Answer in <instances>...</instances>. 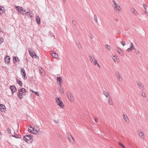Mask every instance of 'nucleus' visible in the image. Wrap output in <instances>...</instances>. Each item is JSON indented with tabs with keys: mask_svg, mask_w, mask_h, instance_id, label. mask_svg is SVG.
Instances as JSON below:
<instances>
[{
	"mask_svg": "<svg viewBox=\"0 0 148 148\" xmlns=\"http://www.w3.org/2000/svg\"><path fill=\"white\" fill-rule=\"evenodd\" d=\"M131 11L133 13V14H134L135 15L137 16L138 13L137 11L135 10L134 8H132L131 9Z\"/></svg>",
	"mask_w": 148,
	"mask_h": 148,
	"instance_id": "2eb2a0df",
	"label": "nucleus"
},
{
	"mask_svg": "<svg viewBox=\"0 0 148 148\" xmlns=\"http://www.w3.org/2000/svg\"><path fill=\"white\" fill-rule=\"evenodd\" d=\"M5 107L3 104H0V110L2 112H4L6 111Z\"/></svg>",
	"mask_w": 148,
	"mask_h": 148,
	"instance_id": "0eeeda50",
	"label": "nucleus"
},
{
	"mask_svg": "<svg viewBox=\"0 0 148 148\" xmlns=\"http://www.w3.org/2000/svg\"><path fill=\"white\" fill-rule=\"evenodd\" d=\"M32 133L35 134H39L38 131L36 129H35L34 131L33 132V133Z\"/></svg>",
	"mask_w": 148,
	"mask_h": 148,
	"instance_id": "2f4dec72",
	"label": "nucleus"
},
{
	"mask_svg": "<svg viewBox=\"0 0 148 148\" xmlns=\"http://www.w3.org/2000/svg\"><path fill=\"white\" fill-rule=\"evenodd\" d=\"M19 8L20 9V13L21 14H24L25 12H26L25 11L24 9L22 7H19Z\"/></svg>",
	"mask_w": 148,
	"mask_h": 148,
	"instance_id": "dca6fc26",
	"label": "nucleus"
},
{
	"mask_svg": "<svg viewBox=\"0 0 148 148\" xmlns=\"http://www.w3.org/2000/svg\"><path fill=\"white\" fill-rule=\"evenodd\" d=\"M4 8L0 6V15H1L4 13Z\"/></svg>",
	"mask_w": 148,
	"mask_h": 148,
	"instance_id": "4be33fe9",
	"label": "nucleus"
},
{
	"mask_svg": "<svg viewBox=\"0 0 148 148\" xmlns=\"http://www.w3.org/2000/svg\"><path fill=\"white\" fill-rule=\"evenodd\" d=\"M5 61L6 63L8 64L9 63L10 61V58L9 56H6L5 58Z\"/></svg>",
	"mask_w": 148,
	"mask_h": 148,
	"instance_id": "4468645a",
	"label": "nucleus"
},
{
	"mask_svg": "<svg viewBox=\"0 0 148 148\" xmlns=\"http://www.w3.org/2000/svg\"><path fill=\"white\" fill-rule=\"evenodd\" d=\"M94 20H95V21L96 22H97V16L96 15V14H95V15H94Z\"/></svg>",
	"mask_w": 148,
	"mask_h": 148,
	"instance_id": "72a5a7b5",
	"label": "nucleus"
},
{
	"mask_svg": "<svg viewBox=\"0 0 148 148\" xmlns=\"http://www.w3.org/2000/svg\"><path fill=\"white\" fill-rule=\"evenodd\" d=\"M97 64L98 67H100V66L98 63V64Z\"/></svg>",
	"mask_w": 148,
	"mask_h": 148,
	"instance_id": "774afa93",
	"label": "nucleus"
},
{
	"mask_svg": "<svg viewBox=\"0 0 148 148\" xmlns=\"http://www.w3.org/2000/svg\"><path fill=\"white\" fill-rule=\"evenodd\" d=\"M115 21H119V19H118L117 18H115Z\"/></svg>",
	"mask_w": 148,
	"mask_h": 148,
	"instance_id": "052dcab7",
	"label": "nucleus"
},
{
	"mask_svg": "<svg viewBox=\"0 0 148 148\" xmlns=\"http://www.w3.org/2000/svg\"><path fill=\"white\" fill-rule=\"evenodd\" d=\"M28 131L29 132H30L31 133H33V132L32 131V130H29V128H28Z\"/></svg>",
	"mask_w": 148,
	"mask_h": 148,
	"instance_id": "3c124183",
	"label": "nucleus"
},
{
	"mask_svg": "<svg viewBox=\"0 0 148 148\" xmlns=\"http://www.w3.org/2000/svg\"><path fill=\"white\" fill-rule=\"evenodd\" d=\"M32 131H33V132L35 130V129L34 128H33L32 129Z\"/></svg>",
	"mask_w": 148,
	"mask_h": 148,
	"instance_id": "e2e57ef3",
	"label": "nucleus"
},
{
	"mask_svg": "<svg viewBox=\"0 0 148 148\" xmlns=\"http://www.w3.org/2000/svg\"><path fill=\"white\" fill-rule=\"evenodd\" d=\"M25 14L27 16V18H31L33 15V14L30 12H26Z\"/></svg>",
	"mask_w": 148,
	"mask_h": 148,
	"instance_id": "9b49d317",
	"label": "nucleus"
},
{
	"mask_svg": "<svg viewBox=\"0 0 148 148\" xmlns=\"http://www.w3.org/2000/svg\"><path fill=\"white\" fill-rule=\"evenodd\" d=\"M36 20L38 24H40V20L39 17L38 16H36Z\"/></svg>",
	"mask_w": 148,
	"mask_h": 148,
	"instance_id": "6ab92c4d",
	"label": "nucleus"
},
{
	"mask_svg": "<svg viewBox=\"0 0 148 148\" xmlns=\"http://www.w3.org/2000/svg\"><path fill=\"white\" fill-rule=\"evenodd\" d=\"M95 121L96 122H97L98 121V120L97 118H95Z\"/></svg>",
	"mask_w": 148,
	"mask_h": 148,
	"instance_id": "5fc2aeb1",
	"label": "nucleus"
},
{
	"mask_svg": "<svg viewBox=\"0 0 148 148\" xmlns=\"http://www.w3.org/2000/svg\"><path fill=\"white\" fill-rule=\"evenodd\" d=\"M62 84V83H60V84H59V86H60V88H61V87H62V84Z\"/></svg>",
	"mask_w": 148,
	"mask_h": 148,
	"instance_id": "338daca9",
	"label": "nucleus"
},
{
	"mask_svg": "<svg viewBox=\"0 0 148 148\" xmlns=\"http://www.w3.org/2000/svg\"><path fill=\"white\" fill-rule=\"evenodd\" d=\"M147 11H146V10H145V11H144V13H145V14H147Z\"/></svg>",
	"mask_w": 148,
	"mask_h": 148,
	"instance_id": "69168bd1",
	"label": "nucleus"
},
{
	"mask_svg": "<svg viewBox=\"0 0 148 148\" xmlns=\"http://www.w3.org/2000/svg\"><path fill=\"white\" fill-rule=\"evenodd\" d=\"M103 94L106 96V97H109V95L108 92L107 91H103Z\"/></svg>",
	"mask_w": 148,
	"mask_h": 148,
	"instance_id": "cd10ccee",
	"label": "nucleus"
},
{
	"mask_svg": "<svg viewBox=\"0 0 148 148\" xmlns=\"http://www.w3.org/2000/svg\"><path fill=\"white\" fill-rule=\"evenodd\" d=\"M13 137H15V138H19V137L16 134H14V135H13ZM21 137H20V138H21Z\"/></svg>",
	"mask_w": 148,
	"mask_h": 148,
	"instance_id": "7c9ffc66",
	"label": "nucleus"
},
{
	"mask_svg": "<svg viewBox=\"0 0 148 148\" xmlns=\"http://www.w3.org/2000/svg\"><path fill=\"white\" fill-rule=\"evenodd\" d=\"M16 80L17 83L19 85L21 86H22L23 84L22 82L17 79H16Z\"/></svg>",
	"mask_w": 148,
	"mask_h": 148,
	"instance_id": "393cba45",
	"label": "nucleus"
},
{
	"mask_svg": "<svg viewBox=\"0 0 148 148\" xmlns=\"http://www.w3.org/2000/svg\"><path fill=\"white\" fill-rule=\"evenodd\" d=\"M51 55L53 58L57 59L58 58V55L56 53H54V52H52L51 54Z\"/></svg>",
	"mask_w": 148,
	"mask_h": 148,
	"instance_id": "f3484780",
	"label": "nucleus"
},
{
	"mask_svg": "<svg viewBox=\"0 0 148 148\" xmlns=\"http://www.w3.org/2000/svg\"><path fill=\"white\" fill-rule=\"evenodd\" d=\"M60 91L62 94H63L64 93L63 88H60Z\"/></svg>",
	"mask_w": 148,
	"mask_h": 148,
	"instance_id": "ea45409f",
	"label": "nucleus"
},
{
	"mask_svg": "<svg viewBox=\"0 0 148 148\" xmlns=\"http://www.w3.org/2000/svg\"><path fill=\"white\" fill-rule=\"evenodd\" d=\"M131 45L130 46V47L127 50V51L128 52L131 51L132 49H133V43H131Z\"/></svg>",
	"mask_w": 148,
	"mask_h": 148,
	"instance_id": "b1692460",
	"label": "nucleus"
},
{
	"mask_svg": "<svg viewBox=\"0 0 148 148\" xmlns=\"http://www.w3.org/2000/svg\"><path fill=\"white\" fill-rule=\"evenodd\" d=\"M138 135L142 139H144V135L143 131L141 130L140 131H139V132L138 131Z\"/></svg>",
	"mask_w": 148,
	"mask_h": 148,
	"instance_id": "6e6552de",
	"label": "nucleus"
},
{
	"mask_svg": "<svg viewBox=\"0 0 148 148\" xmlns=\"http://www.w3.org/2000/svg\"><path fill=\"white\" fill-rule=\"evenodd\" d=\"M116 50L120 55H121V56H123L124 54L123 52V51L120 49L118 48Z\"/></svg>",
	"mask_w": 148,
	"mask_h": 148,
	"instance_id": "a211bd4d",
	"label": "nucleus"
},
{
	"mask_svg": "<svg viewBox=\"0 0 148 148\" xmlns=\"http://www.w3.org/2000/svg\"><path fill=\"white\" fill-rule=\"evenodd\" d=\"M112 3L114 4V5H115V6H116L117 5H119L118 4H117L116 1L114 0H112Z\"/></svg>",
	"mask_w": 148,
	"mask_h": 148,
	"instance_id": "a19ab883",
	"label": "nucleus"
},
{
	"mask_svg": "<svg viewBox=\"0 0 148 148\" xmlns=\"http://www.w3.org/2000/svg\"><path fill=\"white\" fill-rule=\"evenodd\" d=\"M114 9L117 12H119L121 9V8L119 5H117L115 6L114 7Z\"/></svg>",
	"mask_w": 148,
	"mask_h": 148,
	"instance_id": "ddd939ff",
	"label": "nucleus"
},
{
	"mask_svg": "<svg viewBox=\"0 0 148 148\" xmlns=\"http://www.w3.org/2000/svg\"><path fill=\"white\" fill-rule=\"evenodd\" d=\"M121 43L122 44L123 46H124L125 45V42H123V41H121Z\"/></svg>",
	"mask_w": 148,
	"mask_h": 148,
	"instance_id": "c03bdc74",
	"label": "nucleus"
},
{
	"mask_svg": "<svg viewBox=\"0 0 148 148\" xmlns=\"http://www.w3.org/2000/svg\"><path fill=\"white\" fill-rule=\"evenodd\" d=\"M119 146H121L123 148H125V146L123 144H122L121 143L119 142Z\"/></svg>",
	"mask_w": 148,
	"mask_h": 148,
	"instance_id": "e433bc0d",
	"label": "nucleus"
},
{
	"mask_svg": "<svg viewBox=\"0 0 148 148\" xmlns=\"http://www.w3.org/2000/svg\"><path fill=\"white\" fill-rule=\"evenodd\" d=\"M141 95L144 98H146V94L145 93H144L143 92H141Z\"/></svg>",
	"mask_w": 148,
	"mask_h": 148,
	"instance_id": "c756f323",
	"label": "nucleus"
},
{
	"mask_svg": "<svg viewBox=\"0 0 148 148\" xmlns=\"http://www.w3.org/2000/svg\"><path fill=\"white\" fill-rule=\"evenodd\" d=\"M13 61L14 62H17V59L18 60H19V59L17 57L13 56Z\"/></svg>",
	"mask_w": 148,
	"mask_h": 148,
	"instance_id": "bb28decb",
	"label": "nucleus"
},
{
	"mask_svg": "<svg viewBox=\"0 0 148 148\" xmlns=\"http://www.w3.org/2000/svg\"><path fill=\"white\" fill-rule=\"evenodd\" d=\"M21 74L23 75V76L26 75V73L24 68H22L21 69Z\"/></svg>",
	"mask_w": 148,
	"mask_h": 148,
	"instance_id": "412c9836",
	"label": "nucleus"
},
{
	"mask_svg": "<svg viewBox=\"0 0 148 148\" xmlns=\"http://www.w3.org/2000/svg\"><path fill=\"white\" fill-rule=\"evenodd\" d=\"M137 83L138 86H139V88L141 90H143L144 89V86L143 85L141 84L140 81L137 82Z\"/></svg>",
	"mask_w": 148,
	"mask_h": 148,
	"instance_id": "423d86ee",
	"label": "nucleus"
},
{
	"mask_svg": "<svg viewBox=\"0 0 148 148\" xmlns=\"http://www.w3.org/2000/svg\"><path fill=\"white\" fill-rule=\"evenodd\" d=\"M117 32L118 34H120L121 33V31L120 30H119Z\"/></svg>",
	"mask_w": 148,
	"mask_h": 148,
	"instance_id": "6e6d98bb",
	"label": "nucleus"
},
{
	"mask_svg": "<svg viewBox=\"0 0 148 148\" xmlns=\"http://www.w3.org/2000/svg\"><path fill=\"white\" fill-rule=\"evenodd\" d=\"M7 132L8 133H10L11 132V129L9 128H8L7 129Z\"/></svg>",
	"mask_w": 148,
	"mask_h": 148,
	"instance_id": "473e14b6",
	"label": "nucleus"
},
{
	"mask_svg": "<svg viewBox=\"0 0 148 148\" xmlns=\"http://www.w3.org/2000/svg\"><path fill=\"white\" fill-rule=\"evenodd\" d=\"M89 58L91 62H92V61H94V59H95L94 57H93V59H92V56H90Z\"/></svg>",
	"mask_w": 148,
	"mask_h": 148,
	"instance_id": "79ce46f5",
	"label": "nucleus"
},
{
	"mask_svg": "<svg viewBox=\"0 0 148 148\" xmlns=\"http://www.w3.org/2000/svg\"><path fill=\"white\" fill-rule=\"evenodd\" d=\"M26 91L24 88H21L18 90V93L17 94L18 98L21 99L22 98V95H25L26 94Z\"/></svg>",
	"mask_w": 148,
	"mask_h": 148,
	"instance_id": "f257e3e1",
	"label": "nucleus"
},
{
	"mask_svg": "<svg viewBox=\"0 0 148 148\" xmlns=\"http://www.w3.org/2000/svg\"><path fill=\"white\" fill-rule=\"evenodd\" d=\"M55 99L58 105L61 108H64V105H63L62 101L60 100V98L58 97H56V98Z\"/></svg>",
	"mask_w": 148,
	"mask_h": 148,
	"instance_id": "7ed1b4c3",
	"label": "nucleus"
},
{
	"mask_svg": "<svg viewBox=\"0 0 148 148\" xmlns=\"http://www.w3.org/2000/svg\"><path fill=\"white\" fill-rule=\"evenodd\" d=\"M123 118L127 123H129V119L127 115L125 114L123 115Z\"/></svg>",
	"mask_w": 148,
	"mask_h": 148,
	"instance_id": "9d476101",
	"label": "nucleus"
},
{
	"mask_svg": "<svg viewBox=\"0 0 148 148\" xmlns=\"http://www.w3.org/2000/svg\"><path fill=\"white\" fill-rule=\"evenodd\" d=\"M98 62L96 60H95L94 62V64L95 65H96L97 64H98Z\"/></svg>",
	"mask_w": 148,
	"mask_h": 148,
	"instance_id": "37998d69",
	"label": "nucleus"
},
{
	"mask_svg": "<svg viewBox=\"0 0 148 148\" xmlns=\"http://www.w3.org/2000/svg\"><path fill=\"white\" fill-rule=\"evenodd\" d=\"M133 49H134L135 50H136V48L133 46Z\"/></svg>",
	"mask_w": 148,
	"mask_h": 148,
	"instance_id": "13d9d810",
	"label": "nucleus"
},
{
	"mask_svg": "<svg viewBox=\"0 0 148 148\" xmlns=\"http://www.w3.org/2000/svg\"><path fill=\"white\" fill-rule=\"evenodd\" d=\"M72 23L74 25L76 26L77 23L76 22L75 20L72 21Z\"/></svg>",
	"mask_w": 148,
	"mask_h": 148,
	"instance_id": "58836bf2",
	"label": "nucleus"
},
{
	"mask_svg": "<svg viewBox=\"0 0 148 148\" xmlns=\"http://www.w3.org/2000/svg\"><path fill=\"white\" fill-rule=\"evenodd\" d=\"M136 53L137 54H138L139 53V52L138 50H136Z\"/></svg>",
	"mask_w": 148,
	"mask_h": 148,
	"instance_id": "8fccbe9b",
	"label": "nucleus"
},
{
	"mask_svg": "<svg viewBox=\"0 0 148 148\" xmlns=\"http://www.w3.org/2000/svg\"><path fill=\"white\" fill-rule=\"evenodd\" d=\"M30 91L32 92H34L35 91L34 90H33L31 89V90H30Z\"/></svg>",
	"mask_w": 148,
	"mask_h": 148,
	"instance_id": "0e129e2a",
	"label": "nucleus"
},
{
	"mask_svg": "<svg viewBox=\"0 0 148 148\" xmlns=\"http://www.w3.org/2000/svg\"><path fill=\"white\" fill-rule=\"evenodd\" d=\"M53 121L56 123H58V121L55 120V119H54Z\"/></svg>",
	"mask_w": 148,
	"mask_h": 148,
	"instance_id": "864d4df0",
	"label": "nucleus"
},
{
	"mask_svg": "<svg viewBox=\"0 0 148 148\" xmlns=\"http://www.w3.org/2000/svg\"><path fill=\"white\" fill-rule=\"evenodd\" d=\"M67 95L69 100L71 101H72L73 100V97L70 92H68L67 93Z\"/></svg>",
	"mask_w": 148,
	"mask_h": 148,
	"instance_id": "39448f33",
	"label": "nucleus"
},
{
	"mask_svg": "<svg viewBox=\"0 0 148 148\" xmlns=\"http://www.w3.org/2000/svg\"><path fill=\"white\" fill-rule=\"evenodd\" d=\"M57 82L59 81V84H60L62 83V78L60 77H57Z\"/></svg>",
	"mask_w": 148,
	"mask_h": 148,
	"instance_id": "5701e85b",
	"label": "nucleus"
},
{
	"mask_svg": "<svg viewBox=\"0 0 148 148\" xmlns=\"http://www.w3.org/2000/svg\"><path fill=\"white\" fill-rule=\"evenodd\" d=\"M20 6L18 7H17V10L20 12V9L19 8Z\"/></svg>",
	"mask_w": 148,
	"mask_h": 148,
	"instance_id": "603ef678",
	"label": "nucleus"
},
{
	"mask_svg": "<svg viewBox=\"0 0 148 148\" xmlns=\"http://www.w3.org/2000/svg\"><path fill=\"white\" fill-rule=\"evenodd\" d=\"M143 7L144 8V9L146 10H147V6L145 4H143Z\"/></svg>",
	"mask_w": 148,
	"mask_h": 148,
	"instance_id": "4c0bfd02",
	"label": "nucleus"
},
{
	"mask_svg": "<svg viewBox=\"0 0 148 148\" xmlns=\"http://www.w3.org/2000/svg\"><path fill=\"white\" fill-rule=\"evenodd\" d=\"M106 48L108 50H110V46L108 45H105Z\"/></svg>",
	"mask_w": 148,
	"mask_h": 148,
	"instance_id": "f704fd0d",
	"label": "nucleus"
},
{
	"mask_svg": "<svg viewBox=\"0 0 148 148\" xmlns=\"http://www.w3.org/2000/svg\"><path fill=\"white\" fill-rule=\"evenodd\" d=\"M3 38H1L0 39V41H1V42H3Z\"/></svg>",
	"mask_w": 148,
	"mask_h": 148,
	"instance_id": "4d7b16f0",
	"label": "nucleus"
},
{
	"mask_svg": "<svg viewBox=\"0 0 148 148\" xmlns=\"http://www.w3.org/2000/svg\"><path fill=\"white\" fill-rule=\"evenodd\" d=\"M33 136L31 134H29L24 136L23 140L28 143H32L33 139L32 138Z\"/></svg>",
	"mask_w": 148,
	"mask_h": 148,
	"instance_id": "f03ea898",
	"label": "nucleus"
},
{
	"mask_svg": "<svg viewBox=\"0 0 148 148\" xmlns=\"http://www.w3.org/2000/svg\"><path fill=\"white\" fill-rule=\"evenodd\" d=\"M26 62L27 63L28 62V59L27 58L26 60Z\"/></svg>",
	"mask_w": 148,
	"mask_h": 148,
	"instance_id": "680f3d73",
	"label": "nucleus"
},
{
	"mask_svg": "<svg viewBox=\"0 0 148 148\" xmlns=\"http://www.w3.org/2000/svg\"><path fill=\"white\" fill-rule=\"evenodd\" d=\"M68 138L71 142L72 143H73L74 142V139L71 135L69 136L68 137Z\"/></svg>",
	"mask_w": 148,
	"mask_h": 148,
	"instance_id": "aec40b11",
	"label": "nucleus"
},
{
	"mask_svg": "<svg viewBox=\"0 0 148 148\" xmlns=\"http://www.w3.org/2000/svg\"><path fill=\"white\" fill-rule=\"evenodd\" d=\"M77 46L79 48H81L82 47L81 45L79 43L77 44Z\"/></svg>",
	"mask_w": 148,
	"mask_h": 148,
	"instance_id": "a18cd8bd",
	"label": "nucleus"
},
{
	"mask_svg": "<svg viewBox=\"0 0 148 148\" xmlns=\"http://www.w3.org/2000/svg\"><path fill=\"white\" fill-rule=\"evenodd\" d=\"M117 56H113V60H114V61L116 62L117 61L116 60H117Z\"/></svg>",
	"mask_w": 148,
	"mask_h": 148,
	"instance_id": "c9c22d12",
	"label": "nucleus"
},
{
	"mask_svg": "<svg viewBox=\"0 0 148 148\" xmlns=\"http://www.w3.org/2000/svg\"><path fill=\"white\" fill-rule=\"evenodd\" d=\"M115 75L117 77L118 79H119V80L121 81L122 80V78L119 72L118 71H116L115 72Z\"/></svg>",
	"mask_w": 148,
	"mask_h": 148,
	"instance_id": "20e7f679",
	"label": "nucleus"
},
{
	"mask_svg": "<svg viewBox=\"0 0 148 148\" xmlns=\"http://www.w3.org/2000/svg\"><path fill=\"white\" fill-rule=\"evenodd\" d=\"M133 49H134L135 50H136V48L133 46Z\"/></svg>",
	"mask_w": 148,
	"mask_h": 148,
	"instance_id": "bf43d9fd",
	"label": "nucleus"
},
{
	"mask_svg": "<svg viewBox=\"0 0 148 148\" xmlns=\"http://www.w3.org/2000/svg\"><path fill=\"white\" fill-rule=\"evenodd\" d=\"M89 36L91 39H92L93 37L92 34H90L89 35Z\"/></svg>",
	"mask_w": 148,
	"mask_h": 148,
	"instance_id": "49530a36",
	"label": "nucleus"
},
{
	"mask_svg": "<svg viewBox=\"0 0 148 148\" xmlns=\"http://www.w3.org/2000/svg\"><path fill=\"white\" fill-rule=\"evenodd\" d=\"M34 93H35V95L37 96H38L39 95V93L37 92H35Z\"/></svg>",
	"mask_w": 148,
	"mask_h": 148,
	"instance_id": "de8ad7c7",
	"label": "nucleus"
},
{
	"mask_svg": "<svg viewBox=\"0 0 148 148\" xmlns=\"http://www.w3.org/2000/svg\"><path fill=\"white\" fill-rule=\"evenodd\" d=\"M24 77H23V79L24 80H25L27 78V76H26V75H23V76Z\"/></svg>",
	"mask_w": 148,
	"mask_h": 148,
	"instance_id": "09e8293b",
	"label": "nucleus"
},
{
	"mask_svg": "<svg viewBox=\"0 0 148 148\" xmlns=\"http://www.w3.org/2000/svg\"><path fill=\"white\" fill-rule=\"evenodd\" d=\"M28 51L29 53V54L32 57H33L34 56V58H35V56H36V57H38L36 54H34V51H33L32 50H30V49H29Z\"/></svg>",
	"mask_w": 148,
	"mask_h": 148,
	"instance_id": "1a4fd4ad",
	"label": "nucleus"
},
{
	"mask_svg": "<svg viewBox=\"0 0 148 148\" xmlns=\"http://www.w3.org/2000/svg\"><path fill=\"white\" fill-rule=\"evenodd\" d=\"M10 88L12 93L15 92L16 90V87L14 85L10 86Z\"/></svg>",
	"mask_w": 148,
	"mask_h": 148,
	"instance_id": "f8f14e48",
	"label": "nucleus"
},
{
	"mask_svg": "<svg viewBox=\"0 0 148 148\" xmlns=\"http://www.w3.org/2000/svg\"><path fill=\"white\" fill-rule=\"evenodd\" d=\"M108 102L110 104V105H113V102L112 101V98L111 97H109V98L108 99Z\"/></svg>",
	"mask_w": 148,
	"mask_h": 148,
	"instance_id": "a878e982",
	"label": "nucleus"
},
{
	"mask_svg": "<svg viewBox=\"0 0 148 148\" xmlns=\"http://www.w3.org/2000/svg\"><path fill=\"white\" fill-rule=\"evenodd\" d=\"M48 36H49L50 37H51L52 36H53L54 38H55L54 36L53 35L51 31H50L49 32Z\"/></svg>",
	"mask_w": 148,
	"mask_h": 148,
	"instance_id": "c85d7f7f",
	"label": "nucleus"
}]
</instances>
